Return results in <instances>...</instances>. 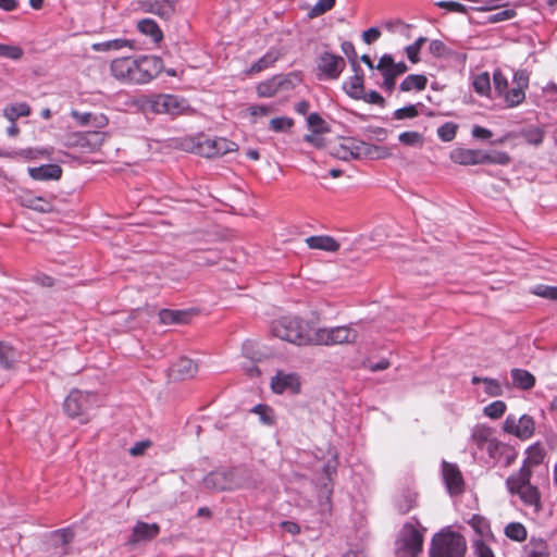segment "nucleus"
<instances>
[{
    "label": "nucleus",
    "instance_id": "51",
    "mask_svg": "<svg viewBox=\"0 0 557 557\" xmlns=\"http://www.w3.org/2000/svg\"><path fill=\"white\" fill-rule=\"evenodd\" d=\"M472 548L475 557H495L492 547L482 539L473 541Z\"/></svg>",
    "mask_w": 557,
    "mask_h": 557
},
{
    "label": "nucleus",
    "instance_id": "60",
    "mask_svg": "<svg viewBox=\"0 0 557 557\" xmlns=\"http://www.w3.org/2000/svg\"><path fill=\"white\" fill-rule=\"evenodd\" d=\"M274 111L272 106L253 104L248 108V112L252 117L267 116Z\"/></svg>",
    "mask_w": 557,
    "mask_h": 557
},
{
    "label": "nucleus",
    "instance_id": "7",
    "mask_svg": "<svg viewBox=\"0 0 557 557\" xmlns=\"http://www.w3.org/2000/svg\"><path fill=\"white\" fill-rule=\"evenodd\" d=\"M135 84H147L163 70V61L156 55H144L135 59Z\"/></svg>",
    "mask_w": 557,
    "mask_h": 557
},
{
    "label": "nucleus",
    "instance_id": "12",
    "mask_svg": "<svg viewBox=\"0 0 557 557\" xmlns=\"http://www.w3.org/2000/svg\"><path fill=\"white\" fill-rule=\"evenodd\" d=\"M442 475L446 488L450 495H460L465 491V481L459 467L456 463L444 460L442 462Z\"/></svg>",
    "mask_w": 557,
    "mask_h": 557
},
{
    "label": "nucleus",
    "instance_id": "61",
    "mask_svg": "<svg viewBox=\"0 0 557 557\" xmlns=\"http://www.w3.org/2000/svg\"><path fill=\"white\" fill-rule=\"evenodd\" d=\"M440 8L445 9L449 12L467 13V8L460 2L456 1H442L437 4Z\"/></svg>",
    "mask_w": 557,
    "mask_h": 557
},
{
    "label": "nucleus",
    "instance_id": "35",
    "mask_svg": "<svg viewBox=\"0 0 557 557\" xmlns=\"http://www.w3.org/2000/svg\"><path fill=\"white\" fill-rule=\"evenodd\" d=\"M505 535L511 541L521 543L528 537V530L521 522H510L505 527Z\"/></svg>",
    "mask_w": 557,
    "mask_h": 557
},
{
    "label": "nucleus",
    "instance_id": "15",
    "mask_svg": "<svg viewBox=\"0 0 557 557\" xmlns=\"http://www.w3.org/2000/svg\"><path fill=\"white\" fill-rule=\"evenodd\" d=\"M486 450L492 459L503 463L504 467L512 465L518 456L517 450L512 446L505 444L497 438L494 442H491Z\"/></svg>",
    "mask_w": 557,
    "mask_h": 557
},
{
    "label": "nucleus",
    "instance_id": "52",
    "mask_svg": "<svg viewBox=\"0 0 557 557\" xmlns=\"http://www.w3.org/2000/svg\"><path fill=\"white\" fill-rule=\"evenodd\" d=\"M517 15L516 10L505 9L487 16L486 22L491 24L508 21Z\"/></svg>",
    "mask_w": 557,
    "mask_h": 557
},
{
    "label": "nucleus",
    "instance_id": "57",
    "mask_svg": "<svg viewBox=\"0 0 557 557\" xmlns=\"http://www.w3.org/2000/svg\"><path fill=\"white\" fill-rule=\"evenodd\" d=\"M356 100H362L366 103L376 104L381 108L385 106V99L375 90H370L369 92H366L364 90L362 92V98H357Z\"/></svg>",
    "mask_w": 557,
    "mask_h": 557
},
{
    "label": "nucleus",
    "instance_id": "56",
    "mask_svg": "<svg viewBox=\"0 0 557 557\" xmlns=\"http://www.w3.org/2000/svg\"><path fill=\"white\" fill-rule=\"evenodd\" d=\"M22 55L23 50L20 47L0 44V57L18 60Z\"/></svg>",
    "mask_w": 557,
    "mask_h": 557
},
{
    "label": "nucleus",
    "instance_id": "1",
    "mask_svg": "<svg viewBox=\"0 0 557 557\" xmlns=\"http://www.w3.org/2000/svg\"><path fill=\"white\" fill-rule=\"evenodd\" d=\"M317 327L299 317H282L272 323L274 336L298 346L313 345Z\"/></svg>",
    "mask_w": 557,
    "mask_h": 557
},
{
    "label": "nucleus",
    "instance_id": "47",
    "mask_svg": "<svg viewBox=\"0 0 557 557\" xmlns=\"http://www.w3.org/2000/svg\"><path fill=\"white\" fill-rule=\"evenodd\" d=\"M506 404L503 400H496L484 407V414L491 419L500 418L506 411Z\"/></svg>",
    "mask_w": 557,
    "mask_h": 557
},
{
    "label": "nucleus",
    "instance_id": "14",
    "mask_svg": "<svg viewBox=\"0 0 557 557\" xmlns=\"http://www.w3.org/2000/svg\"><path fill=\"white\" fill-rule=\"evenodd\" d=\"M110 70L117 81L135 84V59L129 57L114 59L110 64Z\"/></svg>",
    "mask_w": 557,
    "mask_h": 557
},
{
    "label": "nucleus",
    "instance_id": "50",
    "mask_svg": "<svg viewBox=\"0 0 557 557\" xmlns=\"http://www.w3.org/2000/svg\"><path fill=\"white\" fill-rule=\"evenodd\" d=\"M532 293L539 297L557 301V286L540 284L532 289Z\"/></svg>",
    "mask_w": 557,
    "mask_h": 557
},
{
    "label": "nucleus",
    "instance_id": "53",
    "mask_svg": "<svg viewBox=\"0 0 557 557\" xmlns=\"http://www.w3.org/2000/svg\"><path fill=\"white\" fill-rule=\"evenodd\" d=\"M393 115L396 120L413 119L419 115V111L414 104H409L395 110Z\"/></svg>",
    "mask_w": 557,
    "mask_h": 557
},
{
    "label": "nucleus",
    "instance_id": "10",
    "mask_svg": "<svg viewBox=\"0 0 557 557\" xmlns=\"http://www.w3.org/2000/svg\"><path fill=\"white\" fill-rule=\"evenodd\" d=\"M504 432L511 434L519 440L525 441L533 436L535 431L534 419L529 414H523L517 419L513 414L507 416L503 423Z\"/></svg>",
    "mask_w": 557,
    "mask_h": 557
},
{
    "label": "nucleus",
    "instance_id": "27",
    "mask_svg": "<svg viewBox=\"0 0 557 557\" xmlns=\"http://www.w3.org/2000/svg\"><path fill=\"white\" fill-rule=\"evenodd\" d=\"M525 455L522 467H528L531 470L532 467L539 466L544 461L546 450L541 443L536 442L527 449Z\"/></svg>",
    "mask_w": 557,
    "mask_h": 557
},
{
    "label": "nucleus",
    "instance_id": "54",
    "mask_svg": "<svg viewBox=\"0 0 557 557\" xmlns=\"http://www.w3.org/2000/svg\"><path fill=\"white\" fill-rule=\"evenodd\" d=\"M307 122L309 127L314 133H323L327 131L324 120L318 113L309 114L307 117Z\"/></svg>",
    "mask_w": 557,
    "mask_h": 557
},
{
    "label": "nucleus",
    "instance_id": "19",
    "mask_svg": "<svg viewBox=\"0 0 557 557\" xmlns=\"http://www.w3.org/2000/svg\"><path fill=\"white\" fill-rule=\"evenodd\" d=\"M344 148L349 151L354 159L372 158L380 150V147L375 145L355 138L347 139Z\"/></svg>",
    "mask_w": 557,
    "mask_h": 557
},
{
    "label": "nucleus",
    "instance_id": "21",
    "mask_svg": "<svg viewBox=\"0 0 557 557\" xmlns=\"http://www.w3.org/2000/svg\"><path fill=\"white\" fill-rule=\"evenodd\" d=\"M199 370V363L197 360L181 356L176 360V381H185L195 377Z\"/></svg>",
    "mask_w": 557,
    "mask_h": 557
},
{
    "label": "nucleus",
    "instance_id": "9",
    "mask_svg": "<svg viewBox=\"0 0 557 557\" xmlns=\"http://www.w3.org/2000/svg\"><path fill=\"white\" fill-rule=\"evenodd\" d=\"M96 395L87 392L72 391L64 400V411L69 417L84 416L96 404Z\"/></svg>",
    "mask_w": 557,
    "mask_h": 557
},
{
    "label": "nucleus",
    "instance_id": "41",
    "mask_svg": "<svg viewBox=\"0 0 557 557\" xmlns=\"http://www.w3.org/2000/svg\"><path fill=\"white\" fill-rule=\"evenodd\" d=\"M505 101L507 103V107L513 108L519 104H521L525 99V89L520 87H512L511 89L507 90L505 94Z\"/></svg>",
    "mask_w": 557,
    "mask_h": 557
},
{
    "label": "nucleus",
    "instance_id": "48",
    "mask_svg": "<svg viewBox=\"0 0 557 557\" xmlns=\"http://www.w3.org/2000/svg\"><path fill=\"white\" fill-rule=\"evenodd\" d=\"M398 139L406 146H422L424 141L423 136L413 131L399 134Z\"/></svg>",
    "mask_w": 557,
    "mask_h": 557
},
{
    "label": "nucleus",
    "instance_id": "32",
    "mask_svg": "<svg viewBox=\"0 0 557 557\" xmlns=\"http://www.w3.org/2000/svg\"><path fill=\"white\" fill-rule=\"evenodd\" d=\"M511 379L513 381V384L524 391L531 389L535 385V377L534 375L522 369H512L511 370Z\"/></svg>",
    "mask_w": 557,
    "mask_h": 557
},
{
    "label": "nucleus",
    "instance_id": "11",
    "mask_svg": "<svg viewBox=\"0 0 557 557\" xmlns=\"http://www.w3.org/2000/svg\"><path fill=\"white\" fill-rule=\"evenodd\" d=\"M317 66L324 78L337 79L345 70L346 62L341 55L325 51L319 55Z\"/></svg>",
    "mask_w": 557,
    "mask_h": 557
},
{
    "label": "nucleus",
    "instance_id": "39",
    "mask_svg": "<svg viewBox=\"0 0 557 557\" xmlns=\"http://www.w3.org/2000/svg\"><path fill=\"white\" fill-rule=\"evenodd\" d=\"M16 358H17V355H16L15 349L10 345H8L3 342H0V364H1V367L5 368V369L13 368L14 363L16 362Z\"/></svg>",
    "mask_w": 557,
    "mask_h": 557
},
{
    "label": "nucleus",
    "instance_id": "55",
    "mask_svg": "<svg viewBox=\"0 0 557 557\" xmlns=\"http://www.w3.org/2000/svg\"><path fill=\"white\" fill-rule=\"evenodd\" d=\"M52 536L55 539L58 543L65 546L70 544L74 539V532L71 528H64L57 530L52 533Z\"/></svg>",
    "mask_w": 557,
    "mask_h": 557
},
{
    "label": "nucleus",
    "instance_id": "8",
    "mask_svg": "<svg viewBox=\"0 0 557 557\" xmlns=\"http://www.w3.org/2000/svg\"><path fill=\"white\" fill-rule=\"evenodd\" d=\"M294 79H297V75L293 73L274 75L257 85V95L261 98H272L280 91L292 89L295 86Z\"/></svg>",
    "mask_w": 557,
    "mask_h": 557
},
{
    "label": "nucleus",
    "instance_id": "33",
    "mask_svg": "<svg viewBox=\"0 0 557 557\" xmlns=\"http://www.w3.org/2000/svg\"><path fill=\"white\" fill-rule=\"evenodd\" d=\"M481 164L508 165L511 157L506 151H483L481 150Z\"/></svg>",
    "mask_w": 557,
    "mask_h": 557
},
{
    "label": "nucleus",
    "instance_id": "45",
    "mask_svg": "<svg viewBox=\"0 0 557 557\" xmlns=\"http://www.w3.org/2000/svg\"><path fill=\"white\" fill-rule=\"evenodd\" d=\"M382 76H383V82H382V88L387 91V92H392L394 89H395V86H396V78L398 77V75H396L391 69L388 67H376Z\"/></svg>",
    "mask_w": 557,
    "mask_h": 557
},
{
    "label": "nucleus",
    "instance_id": "23",
    "mask_svg": "<svg viewBox=\"0 0 557 557\" xmlns=\"http://www.w3.org/2000/svg\"><path fill=\"white\" fill-rule=\"evenodd\" d=\"M495 440L494 430L485 424H478L472 430L471 441L479 449H487L491 442Z\"/></svg>",
    "mask_w": 557,
    "mask_h": 557
},
{
    "label": "nucleus",
    "instance_id": "63",
    "mask_svg": "<svg viewBox=\"0 0 557 557\" xmlns=\"http://www.w3.org/2000/svg\"><path fill=\"white\" fill-rule=\"evenodd\" d=\"M513 85L515 87H520V88H523V89H528V86H529V75L525 71L523 70H520V71H517L513 75Z\"/></svg>",
    "mask_w": 557,
    "mask_h": 557
},
{
    "label": "nucleus",
    "instance_id": "16",
    "mask_svg": "<svg viewBox=\"0 0 557 557\" xmlns=\"http://www.w3.org/2000/svg\"><path fill=\"white\" fill-rule=\"evenodd\" d=\"M354 75L343 84V89L351 99L362 98L364 91V74L357 61L351 66Z\"/></svg>",
    "mask_w": 557,
    "mask_h": 557
},
{
    "label": "nucleus",
    "instance_id": "2",
    "mask_svg": "<svg viewBox=\"0 0 557 557\" xmlns=\"http://www.w3.org/2000/svg\"><path fill=\"white\" fill-rule=\"evenodd\" d=\"M176 148L197 153L206 158H219L228 152L236 151L238 145L224 137H208L200 135L196 138L184 137L176 140Z\"/></svg>",
    "mask_w": 557,
    "mask_h": 557
},
{
    "label": "nucleus",
    "instance_id": "59",
    "mask_svg": "<svg viewBox=\"0 0 557 557\" xmlns=\"http://www.w3.org/2000/svg\"><path fill=\"white\" fill-rule=\"evenodd\" d=\"M493 83H494L495 90L499 95H504L507 91V88H508L507 78L499 70H496L493 73Z\"/></svg>",
    "mask_w": 557,
    "mask_h": 557
},
{
    "label": "nucleus",
    "instance_id": "37",
    "mask_svg": "<svg viewBox=\"0 0 557 557\" xmlns=\"http://www.w3.org/2000/svg\"><path fill=\"white\" fill-rule=\"evenodd\" d=\"M472 87L478 95L488 97L491 92L490 74L487 72H482L473 76Z\"/></svg>",
    "mask_w": 557,
    "mask_h": 557
},
{
    "label": "nucleus",
    "instance_id": "64",
    "mask_svg": "<svg viewBox=\"0 0 557 557\" xmlns=\"http://www.w3.org/2000/svg\"><path fill=\"white\" fill-rule=\"evenodd\" d=\"M429 50L434 57L441 58L445 55L447 48L443 41L432 40L430 42Z\"/></svg>",
    "mask_w": 557,
    "mask_h": 557
},
{
    "label": "nucleus",
    "instance_id": "24",
    "mask_svg": "<svg viewBox=\"0 0 557 557\" xmlns=\"http://www.w3.org/2000/svg\"><path fill=\"white\" fill-rule=\"evenodd\" d=\"M282 57V53L277 49H270L263 57H261L258 61H256L248 70L247 74L252 75L260 73L271 66L274 65V63L280 60Z\"/></svg>",
    "mask_w": 557,
    "mask_h": 557
},
{
    "label": "nucleus",
    "instance_id": "42",
    "mask_svg": "<svg viewBox=\"0 0 557 557\" xmlns=\"http://www.w3.org/2000/svg\"><path fill=\"white\" fill-rule=\"evenodd\" d=\"M469 524L481 537L491 534V527L488 521L480 515H473L469 520Z\"/></svg>",
    "mask_w": 557,
    "mask_h": 557
},
{
    "label": "nucleus",
    "instance_id": "36",
    "mask_svg": "<svg viewBox=\"0 0 557 557\" xmlns=\"http://www.w3.org/2000/svg\"><path fill=\"white\" fill-rule=\"evenodd\" d=\"M151 108L156 113H170L174 108L172 95H158L151 100Z\"/></svg>",
    "mask_w": 557,
    "mask_h": 557
},
{
    "label": "nucleus",
    "instance_id": "26",
    "mask_svg": "<svg viewBox=\"0 0 557 557\" xmlns=\"http://www.w3.org/2000/svg\"><path fill=\"white\" fill-rule=\"evenodd\" d=\"M306 243L311 249H320L331 252L339 249V244L333 237L326 235L310 236L306 238Z\"/></svg>",
    "mask_w": 557,
    "mask_h": 557
},
{
    "label": "nucleus",
    "instance_id": "62",
    "mask_svg": "<svg viewBox=\"0 0 557 557\" xmlns=\"http://www.w3.org/2000/svg\"><path fill=\"white\" fill-rule=\"evenodd\" d=\"M71 116L81 126H88L91 123V113L90 112H79L77 110L71 111Z\"/></svg>",
    "mask_w": 557,
    "mask_h": 557
},
{
    "label": "nucleus",
    "instance_id": "31",
    "mask_svg": "<svg viewBox=\"0 0 557 557\" xmlns=\"http://www.w3.org/2000/svg\"><path fill=\"white\" fill-rule=\"evenodd\" d=\"M137 29L140 34L149 36L153 42L162 39V32L158 24L151 18H143L137 23Z\"/></svg>",
    "mask_w": 557,
    "mask_h": 557
},
{
    "label": "nucleus",
    "instance_id": "13",
    "mask_svg": "<svg viewBox=\"0 0 557 557\" xmlns=\"http://www.w3.org/2000/svg\"><path fill=\"white\" fill-rule=\"evenodd\" d=\"M234 471H213L203 479V484L214 491L235 490L238 484L234 480Z\"/></svg>",
    "mask_w": 557,
    "mask_h": 557
},
{
    "label": "nucleus",
    "instance_id": "40",
    "mask_svg": "<svg viewBox=\"0 0 557 557\" xmlns=\"http://www.w3.org/2000/svg\"><path fill=\"white\" fill-rule=\"evenodd\" d=\"M200 309L197 307L176 310V325L191 324L196 319L200 317Z\"/></svg>",
    "mask_w": 557,
    "mask_h": 557
},
{
    "label": "nucleus",
    "instance_id": "18",
    "mask_svg": "<svg viewBox=\"0 0 557 557\" xmlns=\"http://www.w3.org/2000/svg\"><path fill=\"white\" fill-rule=\"evenodd\" d=\"M160 532V528L157 523H146L138 521L132 532V536L128 540V544L135 545L138 543L151 541Z\"/></svg>",
    "mask_w": 557,
    "mask_h": 557
},
{
    "label": "nucleus",
    "instance_id": "58",
    "mask_svg": "<svg viewBox=\"0 0 557 557\" xmlns=\"http://www.w3.org/2000/svg\"><path fill=\"white\" fill-rule=\"evenodd\" d=\"M482 383L485 385V393L492 397L500 396L503 388L497 380L483 377Z\"/></svg>",
    "mask_w": 557,
    "mask_h": 557
},
{
    "label": "nucleus",
    "instance_id": "49",
    "mask_svg": "<svg viewBox=\"0 0 557 557\" xmlns=\"http://www.w3.org/2000/svg\"><path fill=\"white\" fill-rule=\"evenodd\" d=\"M522 136L527 143L539 146L543 143L544 132L539 127H532L523 131Z\"/></svg>",
    "mask_w": 557,
    "mask_h": 557
},
{
    "label": "nucleus",
    "instance_id": "43",
    "mask_svg": "<svg viewBox=\"0 0 557 557\" xmlns=\"http://www.w3.org/2000/svg\"><path fill=\"white\" fill-rule=\"evenodd\" d=\"M425 42H426L425 37H419L416 39V41L413 44L406 47V49H405L406 55L412 64H417L421 61L420 51Z\"/></svg>",
    "mask_w": 557,
    "mask_h": 557
},
{
    "label": "nucleus",
    "instance_id": "46",
    "mask_svg": "<svg viewBox=\"0 0 557 557\" xmlns=\"http://www.w3.org/2000/svg\"><path fill=\"white\" fill-rule=\"evenodd\" d=\"M294 126V120L287 116L274 117L270 121L269 127L275 133L286 132Z\"/></svg>",
    "mask_w": 557,
    "mask_h": 557
},
{
    "label": "nucleus",
    "instance_id": "6",
    "mask_svg": "<svg viewBox=\"0 0 557 557\" xmlns=\"http://www.w3.org/2000/svg\"><path fill=\"white\" fill-rule=\"evenodd\" d=\"M358 337V332L350 326L322 327L317 329L313 345H343L352 344Z\"/></svg>",
    "mask_w": 557,
    "mask_h": 557
},
{
    "label": "nucleus",
    "instance_id": "3",
    "mask_svg": "<svg viewBox=\"0 0 557 557\" xmlns=\"http://www.w3.org/2000/svg\"><path fill=\"white\" fill-rule=\"evenodd\" d=\"M532 470L521 467L519 471L509 475L506 485L510 494L519 495L522 503L532 507L535 513L542 510L541 493L539 488L530 483Z\"/></svg>",
    "mask_w": 557,
    "mask_h": 557
},
{
    "label": "nucleus",
    "instance_id": "28",
    "mask_svg": "<svg viewBox=\"0 0 557 557\" xmlns=\"http://www.w3.org/2000/svg\"><path fill=\"white\" fill-rule=\"evenodd\" d=\"M20 202L23 207L38 211V212H50L52 211V205L48 200L39 196L25 195L20 197Z\"/></svg>",
    "mask_w": 557,
    "mask_h": 557
},
{
    "label": "nucleus",
    "instance_id": "20",
    "mask_svg": "<svg viewBox=\"0 0 557 557\" xmlns=\"http://www.w3.org/2000/svg\"><path fill=\"white\" fill-rule=\"evenodd\" d=\"M450 160L460 165L481 164V150L469 148H455L450 151Z\"/></svg>",
    "mask_w": 557,
    "mask_h": 557
},
{
    "label": "nucleus",
    "instance_id": "25",
    "mask_svg": "<svg viewBox=\"0 0 557 557\" xmlns=\"http://www.w3.org/2000/svg\"><path fill=\"white\" fill-rule=\"evenodd\" d=\"M91 48L97 52L120 51L124 48L133 50L135 49V41L126 38H115L102 42H96L91 46Z\"/></svg>",
    "mask_w": 557,
    "mask_h": 557
},
{
    "label": "nucleus",
    "instance_id": "4",
    "mask_svg": "<svg viewBox=\"0 0 557 557\" xmlns=\"http://www.w3.org/2000/svg\"><path fill=\"white\" fill-rule=\"evenodd\" d=\"M466 553L465 536L450 529H444L433 535L429 557H465Z\"/></svg>",
    "mask_w": 557,
    "mask_h": 557
},
{
    "label": "nucleus",
    "instance_id": "38",
    "mask_svg": "<svg viewBox=\"0 0 557 557\" xmlns=\"http://www.w3.org/2000/svg\"><path fill=\"white\" fill-rule=\"evenodd\" d=\"M376 67H388L398 76L405 74L408 71V66L405 62L400 61L396 63L391 54L382 55L379 60V63L376 64Z\"/></svg>",
    "mask_w": 557,
    "mask_h": 557
},
{
    "label": "nucleus",
    "instance_id": "29",
    "mask_svg": "<svg viewBox=\"0 0 557 557\" xmlns=\"http://www.w3.org/2000/svg\"><path fill=\"white\" fill-rule=\"evenodd\" d=\"M428 86V77L422 74H410L403 79L399 85V89L404 92L412 90L422 91Z\"/></svg>",
    "mask_w": 557,
    "mask_h": 557
},
{
    "label": "nucleus",
    "instance_id": "34",
    "mask_svg": "<svg viewBox=\"0 0 557 557\" xmlns=\"http://www.w3.org/2000/svg\"><path fill=\"white\" fill-rule=\"evenodd\" d=\"M549 547L545 540L532 536L528 544L527 557H549Z\"/></svg>",
    "mask_w": 557,
    "mask_h": 557
},
{
    "label": "nucleus",
    "instance_id": "22",
    "mask_svg": "<svg viewBox=\"0 0 557 557\" xmlns=\"http://www.w3.org/2000/svg\"><path fill=\"white\" fill-rule=\"evenodd\" d=\"M28 174L36 181L59 180L62 175V169L58 164H44L37 168H29Z\"/></svg>",
    "mask_w": 557,
    "mask_h": 557
},
{
    "label": "nucleus",
    "instance_id": "17",
    "mask_svg": "<svg viewBox=\"0 0 557 557\" xmlns=\"http://www.w3.org/2000/svg\"><path fill=\"white\" fill-rule=\"evenodd\" d=\"M271 387L276 394H282L287 389H290L293 393H298L300 389V381L295 373L278 371L271 381Z\"/></svg>",
    "mask_w": 557,
    "mask_h": 557
},
{
    "label": "nucleus",
    "instance_id": "30",
    "mask_svg": "<svg viewBox=\"0 0 557 557\" xmlns=\"http://www.w3.org/2000/svg\"><path fill=\"white\" fill-rule=\"evenodd\" d=\"M32 110L26 102L11 103L4 107L3 116L11 123L15 122L18 117L28 116Z\"/></svg>",
    "mask_w": 557,
    "mask_h": 557
},
{
    "label": "nucleus",
    "instance_id": "5",
    "mask_svg": "<svg viewBox=\"0 0 557 557\" xmlns=\"http://www.w3.org/2000/svg\"><path fill=\"white\" fill-rule=\"evenodd\" d=\"M423 534L412 523H405L397 539V557H418L423 550Z\"/></svg>",
    "mask_w": 557,
    "mask_h": 557
},
{
    "label": "nucleus",
    "instance_id": "44",
    "mask_svg": "<svg viewBox=\"0 0 557 557\" xmlns=\"http://www.w3.org/2000/svg\"><path fill=\"white\" fill-rule=\"evenodd\" d=\"M458 125L454 122H446L437 128V136L441 140L448 143L455 139Z\"/></svg>",
    "mask_w": 557,
    "mask_h": 557
}]
</instances>
